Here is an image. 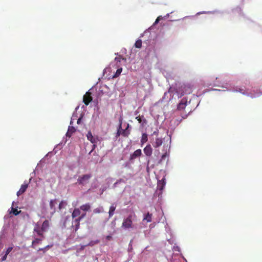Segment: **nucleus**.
Instances as JSON below:
<instances>
[{"instance_id": "nucleus-1", "label": "nucleus", "mask_w": 262, "mask_h": 262, "mask_svg": "<svg viewBox=\"0 0 262 262\" xmlns=\"http://www.w3.org/2000/svg\"><path fill=\"white\" fill-rule=\"evenodd\" d=\"M19 214H6L4 219V225L0 232V249L3 247V240L6 237L7 229L9 227L14 228L15 219Z\"/></svg>"}, {"instance_id": "nucleus-2", "label": "nucleus", "mask_w": 262, "mask_h": 262, "mask_svg": "<svg viewBox=\"0 0 262 262\" xmlns=\"http://www.w3.org/2000/svg\"><path fill=\"white\" fill-rule=\"evenodd\" d=\"M49 227V221L45 220L40 226L39 222L35 224L34 232H36L38 236L43 237V232L48 230Z\"/></svg>"}, {"instance_id": "nucleus-3", "label": "nucleus", "mask_w": 262, "mask_h": 262, "mask_svg": "<svg viewBox=\"0 0 262 262\" xmlns=\"http://www.w3.org/2000/svg\"><path fill=\"white\" fill-rule=\"evenodd\" d=\"M73 221L72 223V228H73V231L76 232L79 228V225H80V220L83 218L86 214H81V215L78 216V215H80V214H71Z\"/></svg>"}, {"instance_id": "nucleus-4", "label": "nucleus", "mask_w": 262, "mask_h": 262, "mask_svg": "<svg viewBox=\"0 0 262 262\" xmlns=\"http://www.w3.org/2000/svg\"><path fill=\"white\" fill-rule=\"evenodd\" d=\"M92 177L91 173H87L80 175L78 177L76 185H78L81 186H85L90 182V179Z\"/></svg>"}, {"instance_id": "nucleus-5", "label": "nucleus", "mask_w": 262, "mask_h": 262, "mask_svg": "<svg viewBox=\"0 0 262 262\" xmlns=\"http://www.w3.org/2000/svg\"><path fill=\"white\" fill-rule=\"evenodd\" d=\"M122 227L125 230L133 229L134 228V226L133 225L131 214L123 220Z\"/></svg>"}, {"instance_id": "nucleus-6", "label": "nucleus", "mask_w": 262, "mask_h": 262, "mask_svg": "<svg viewBox=\"0 0 262 262\" xmlns=\"http://www.w3.org/2000/svg\"><path fill=\"white\" fill-rule=\"evenodd\" d=\"M166 185V181L164 178L161 180L159 181L157 184V189L156 192V195H158L159 198L162 197V191Z\"/></svg>"}, {"instance_id": "nucleus-7", "label": "nucleus", "mask_w": 262, "mask_h": 262, "mask_svg": "<svg viewBox=\"0 0 262 262\" xmlns=\"http://www.w3.org/2000/svg\"><path fill=\"white\" fill-rule=\"evenodd\" d=\"M93 98L91 96V93L89 92H87L83 96V102L86 105H88L92 101Z\"/></svg>"}, {"instance_id": "nucleus-8", "label": "nucleus", "mask_w": 262, "mask_h": 262, "mask_svg": "<svg viewBox=\"0 0 262 262\" xmlns=\"http://www.w3.org/2000/svg\"><path fill=\"white\" fill-rule=\"evenodd\" d=\"M164 141V138L157 137L156 138L155 142L152 144L155 148L161 146Z\"/></svg>"}, {"instance_id": "nucleus-9", "label": "nucleus", "mask_w": 262, "mask_h": 262, "mask_svg": "<svg viewBox=\"0 0 262 262\" xmlns=\"http://www.w3.org/2000/svg\"><path fill=\"white\" fill-rule=\"evenodd\" d=\"M144 154L147 157H150L152 154V148L150 144L147 145L143 149Z\"/></svg>"}, {"instance_id": "nucleus-10", "label": "nucleus", "mask_w": 262, "mask_h": 262, "mask_svg": "<svg viewBox=\"0 0 262 262\" xmlns=\"http://www.w3.org/2000/svg\"><path fill=\"white\" fill-rule=\"evenodd\" d=\"M142 155L141 149H138L135 150L133 154L130 156L129 160H132L136 159L137 157H140Z\"/></svg>"}, {"instance_id": "nucleus-11", "label": "nucleus", "mask_w": 262, "mask_h": 262, "mask_svg": "<svg viewBox=\"0 0 262 262\" xmlns=\"http://www.w3.org/2000/svg\"><path fill=\"white\" fill-rule=\"evenodd\" d=\"M166 222V217L164 216V214H158V216L157 217L155 222L164 224Z\"/></svg>"}, {"instance_id": "nucleus-12", "label": "nucleus", "mask_w": 262, "mask_h": 262, "mask_svg": "<svg viewBox=\"0 0 262 262\" xmlns=\"http://www.w3.org/2000/svg\"><path fill=\"white\" fill-rule=\"evenodd\" d=\"M136 119L138 120L139 123H140L142 126H144L147 123L146 120L145 119L143 116H138L136 117Z\"/></svg>"}, {"instance_id": "nucleus-13", "label": "nucleus", "mask_w": 262, "mask_h": 262, "mask_svg": "<svg viewBox=\"0 0 262 262\" xmlns=\"http://www.w3.org/2000/svg\"><path fill=\"white\" fill-rule=\"evenodd\" d=\"M44 238V236L43 235V237L42 236H40V237L38 238V237H36V238H35L33 241H32V247L34 248V246L37 245V244H39L40 243H41V242L42 241V240Z\"/></svg>"}, {"instance_id": "nucleus-14", "label": "nucleus", "mask_w": 262, "mask_h": 262, "mask_svg": "<svg viewBox=\"0 0 262 262\" xmlns=\"http://www.w3.org/2000/svg\"><path fill=\"white\" fill-rule=\"evenodd\" d=\"M120 124L118 128L117 132L116 134V138H118L121 135V130H122V119L121 118L119 119Z\"/></svg>"}, {"instance_id": "nucleus-15", "label": "nucleus", "mask_w": 262, "mask_h": 262, "mask_svg": "<svg viewBox=\"0 0 262 262\" xmlns=\"http://www.w3.org/2000/svg\"><path fill=\"white\" fill-rule=\"evenodd\" d=\"M76 132V129L73 126H69L68 132L66 134L67 137H70L72 135Z\"/></svg>"}, {"instance_id": "nucleus-16", "label": "nucleus", "mask_w": 262, "mask_h": 262, "mask_svg": "<svg viewBox=\"0 0 262 262\" xmlns=\"http://www.w3.org/2000/svg\"><path fill=\"white\" fill-rule=\"evenodd\" d=\"M129 127V124H127V127L125 129L121 130V135H122L124 137H127L128 135L130 134V132L127 130L128 128Z\"/></svg>"}, {"instance_id": "nucleus-17", "label": "nucleus", "mask_w": 262, "mask_h": 262, "mask_svg": "<svg viewBox=\"0 0 262 262\" xmlns=\"http://www.w3.org/2000/svg\"><path fill=\"white\" fill-rule=\"evenodd\" d=\"M88 139L91 141L92 143H95L96 142V139L94 138L91 132H89L86 135Z\"/></svg>"}, {"instance_id": "nucleus-18", "label": "nucleus", "mask_w": 262, "mask_h": 262, "mask_svg": "<svg viewBox=\"0 0 262 262\" xmlns=\"http://www.w3.org/2000/svg\"><path fill=\"white\" fill-rule=\"evenodd\" d=\"M184 89H185V90L183 91V95H185V94H190V93H191V89H192V88L191 87V86L190 85H185L184 88Z\"/></svg>"}, {"instance_id": "nucleus-19", "label": "nucleus", "mask_w": 262, "mask_h": 262, "mask_svg": "<svg viewBox=\"0 0 262 262\" xmlns=\"http://www.w3.org/2000/svg\"><path fill=\"white\" fill-rule=\"evenodd\" d=\"M148 140V136L146 133H143L142 135V138L141 139V144L142 145L145 143H146Z\"/></svg>"}, {"instance_id": "nucleus-20", "label": "nucleus", "mask_w": 262, "mask_h": 262, "mask_svg": "<svg viewBox=\"0 0 262 262\" xmlns=\"http://www.w3.org/2000/svg\"><path fill=\"white\" fill-rule=\"evenodd\" d=\"M90 208L91 206L89 204L83 205L80 207V209L83 211H89Z\"/></svg>"}, {"instance_id": "nucleus-21", "label": "nucleus", "mask_w": 262, "mask_h": 262, "mask_svg": "<svg viewBox=\"0 0 262 262\" xmlns=\"http://www.w3.org/2000/svg\"><path fill=\"white\" fill-rule=\"evenodd\" d=\"M144 220H146L147 222H150L152 221V214H143Z\"/></svg>"}, {"instance_id": "nucleus-22", "label": "nucleus", "mask_w": 262, "mask_h": 262, "mask_svg": "<svg viewBox=\"0 0 262 262\" xmlns=\"http://www.w3.org/2000/svg\"><path fill=\"white\" fill-rule=\"evenodd\" d=\"M9 213H21V211L20 210L18 211L17 209L15 207H14V203L13 202L12 204L11 210L9 212Z\"/></svg>"}, {"instance_id": "nucleus-23", "label": "nucleus", "mask_w": 262, "mask_h": 262, "mask_svg": "<svg viewBox=\"0 0 262 262\" xmlns=\"http://www.w3.org/2000/svg\"><path fill=\"white\" fill-rule=\"evenodd\" d=\"M8 254L5 253L4 252H2L0 254V260L1 261H5L7 259Z\"/></svg>"}, {"instance_id": "nucleus-24", "label": "nucleus", "mask_w": 262, "mask_h": 262, "mask_svg": "<svg viewBox=\"0 0 262 262\" xmlns=\"http://www.w3.org/2000/svg\"><path fill=\"white\" fill-rule=\"evenodd\" d=\"M186 105V102H183L182 101L178 106V110H183L185 108V106Z\"/></svg>"}, {"instance_id": "nucleus-25", "label": "nucleus", "mask_w": 262, "mask_h": 262, "mask_svg": "<svg viewBox=\"0 0 262 262\" xmlns=\"http://www.w3.org/2000/svg\"><path fill=\"white\" fill-rule=\"evenodd\" d=\"M135 47L137 48H141L142 47V40L141 39H138L135 43Z\"/></svg>"}, {"instance_id": "nucleus-26", "label": "nucleus", "mask_w": 262, "mask_h": 262, "mask_svg": "<svg viewBox=\"0 0 262 262\" xmlns=\"http://www.w3.org/2000/svg\"><path fill=\"white\" fill-rule=\"evenodd\" d=\"M165 231H166V233L169 234V235L170 236V237H171L172 236V232H171V231L169 227L168 226V225L167 223H166V225H165Z\"/></svg>"}, {"instance_id": "nucleus-27", "label": "nucleus", "mask_w": 262, "mask_h": 262, "mask_svg": "<svg viewBox=\"0 0 262 262\" xmlns=\"http://www.w3.org/2000/svg\"><path fill=\"white\" fill-rule=\"evenodd\" d=\"M12 249L13 247H9L7 249H4L3 252L8 255H9V256H11V254H10V253L12 251Z\"/></svg>"}, {"instance_id": "nucleus-28", "label": "nucleus", "mask_w": 262, "mask_h": 262, "mask_svg": "<svg viewBox=\"0 0 262 262\" xmlns=\"http://www.w3.org/2000/svg\"><path fill=\"white\" fill-rule=\"evenodd\" d=\"M28 184H24L21 186L19 190H20L21 191L25 192L26 191L27 188H28Z\"/></svg>"}, {"instance_id": "nucleus-29", "label": "nucleus", "mask_w": 262, "mask_h": 262, "mask_svg": "<svg viewBox=\"0 0 262 262\" xmlns=\"http://www.w3.org/2000/svg\"><path fill=\"white\" fill-rule=\"evenodd\" d=\"M122 68L118 69L117 70L116 72V73L114 75L113 77H118L120 75V74H121V73L122 72Z\"/></svg>"}, {"instance_id": "nucleus-30", "label": "nucleus", "mask_w": 262, "mask_h": 262, "mask_svg": "<svg viewBox=\"0 0 262 262\" xmlns=\"http://www.w3.org/2000/svg\"><path fill=\"white\" fill-rule=\"evenodd\" d=\"M67 205V203L64 201H61L60 204H59V208L60 210L62 208H64Z\"/></svg>"}, {"instance_id": "nucleus-31", "label": "nucleus", "mask_w": 262, "mask_h": 262, "mask_svg": "<svg viewBox=\"0 0 262 262\" xmlns=\"http://www.w3.org/2000/svg\"><path fill=\"white\" fill-rule=\"evenodd\" d=\"M168 154H167V152H165L164 153L161 157V160L159 161V163H161L162 161L163 160H164L167 157H168Z\"/></svg>"}, {"instance_id": "nucleus-32", "label": "nucleus", "mask_w": 262, "mask_h": 262, "mask_svg": "<svg viewBox=\"0 0 262 262\" xmlns=\"http://www.w3.org/2000/svg\"><path fill=\"white\" fill-rule=\"evenodd\" d=\"M51 247H52V245H47L43 248H39V251H43V252H45L47 250H48Z\"/></svg>"}, {"instance_id": "nucleus-33", "label": "nucleus", "mask_w": 262, "mask_h": 262, "mask_svg": "<svg viewBox=\"0 0 262 262\" xmlns=\"http://www.w3.org/2000/svg\"><path fill=\"white\" fill-rule=\"evenodd\" d=\"M172 249H173V251L174 252H180L181 251L180 248L178 246H174Z\"/></svg>"}, {"instance_id": "nucleus-34", "label": "nucleus", "mask_w": 262, "mask_h": 262, "mask_svg": "<svg viewBox=\"0 0 262 262\" xmlns=\"http://www.w3.org/2000/svg\"><path fill=\"white\" fill-rule=\"evenodd\" d=\"M115 208H116V207L114 205H112L110 207V210H109V211L108 213H113L115 210Z\"/></svg>"}, {"instance_id": "nucleus-35", "label": "nucleus", "mask_w": 262, "mask_h": 262, "mask_svg": "<svg viewBox=\"0 0 262 262\" xmlns=\"http://www.w3.org/2000/svg\"><path fill=\"white\" fill-rule=\"evenodd\" d=\"M162 18H162V16H159L157 18V19H156V20H155V23H154V24H158V23L159 22V21H160V20H161Z\"/></svg>"}, {"instance_id": "nucleus-36", "label": "nucleus", "mask_w": 262, "mask_h": 262, "mask_svg": "<svg viewBox=\"0 0 262 262\" xmlns=\"http://www.w3.org/2000/svg\"><path fill=\"white\" fill-rule=\"evenodd\" d=\"M55 203V200H51L50 202V206L51 208H53Z\"/></svg>"}, {"instance_id": "nucleus-37", "label": "nucleus", "mask_w": 262, "mask_h": 262, "mask_svg": "<svg viewBox=\"0 0 262 262\" xmlns=\"http://www.w3.org/2000/svg\"><path fill=\"white\" fill-rule=\"evenodd\" d=\"M133 246L132 244H129L128 248V251L129 253H130L133 251Z\"/></svg>"}, {"instance_id": "nucleus-38", "label": "nucleus", "mask_w": 262, "mask_h": 262, "mask_svg": "<svg viewBox=\"0 0 262 262\" xmlns=\"http://www.w3.org/2000/svg\"><path fill=\"white\" fill-rule=\"evenodd\" d=\"M101 211L102 210L100 208L95 209L94 211V213H100Z\"/></svg>"}, {"instance_id": "nucleus-39", "label": "nucleus", "mask_w": 262, "mask_h": 262, "mask_svg": "<svg viewBox=\"0 0 262 262\" xmlns=\"http://www.w3.org/2000/svg\"><path fill=\"white\" fill-rule=\"evenodd\" d=\"M24 192H23V191H21L20 190H19L17 192V196H19L21 194H22L23 193H24Z\"/></svg>"}, {"instance_id": "nucleus-40", "label": "nucleus", "mask_w": 262, "mask_h": 262, "mask_svg": "<svg viewBox=\"0 0 262 262\" xmlns=\"http://www.w3.org/2000/svg\"><path fill=\"white\" fill-rule=\"evenodd\" d=\"M168 242L169 244H172L173 242V239L171 237L169 239H167Z\"/></svg>"}, {"instance_id": "nucleus-41", "label": "nucleus", "mask_w": 262, "mask_h": 262, "mask_svg": "<svg viewBox=\"0 0 262 262\" xmlns=\"http://www.w3.org/2000/svg\"><path fill=\"white\" fill-rule=\"evenodd\" d=\"M95 147H96V145L95 144H93V148L91 150V151L90 152V154H91V152H92L93 151V150L95 148Z\"/></svg>"}, {"instance_id": "nucleus-42", "label": "nucleus", "mask_w": 262, "mask_h": 262, "mask_svg": "<svg viewBox=\"0 0 262 262\" xmlns=\"http://www.w3.org/2000/svg\"><path fill=\"white\" fill-rule=\"evenodd\" d=\"M73 213H79V210H77V209H75L73 212Z\"/></svg>"}, {"instance_id": "nucleus-43", "label": "nucleus", "mask_w": 262, "mask_h": 262, "mask_svg": "<svg viewBox=\"0 0 262 262\" xmlns=\"http://www.w3.org/2000/svg\"><path fill=\"white\" fill-rule=\"evenodd\" d=\"M152 134L155 135H156V136H158V132H156V131H155V132H154Z\"/></svg>"}, {"instance_id": "nucleus-44", "label": "nucleus", "mask_w": 262, "mask_h": 262, "mask_svg": "<svg viewBox=\"0 0 262 262\" xmlns=\"http://www.w3.org/2000/svg\"><path fill=\"white\" fill-rule=\"evenodd\" d=\"M119 59V58H117V57L115 58V60H117V61H120Z\"/></svg>"}, {"instance_id": "nucleus-45", "label": "nucleus", "mask_w": 262, "mask_h": 262, "mask_svg": "<svg viewBox=\"0 0 262 262\" xmlns=\"http://www.w3.org/2000/svg\"><path fill=\"white\" fill-rule=\"evenodd\" d=\"M89 245H90V246H93V243H92V242H91L89 244Z\"/></svg>"}, {"instance_id": "nucleus-46", "label": "nucleus", "mask_w": 262, "mask_h": 262, "mask_svg": "<svg viewBox=\"0 0 262 262\" xmlns=\"http://www.w3.org/2000/svg\"><path fill=\"white\" fill-rule=\"evenodd\" d=\"M133 242V239L130 240L129 244H132V245Z\"/></svg>"}, {"instance_id": "nucleus-47", "label": "nucleus", "mask_w": 262, "mask_h": 262, "mask_svg": "<svg viewBox=\"0 0 262 262\" xmlns=\"http://www.w3.org/2000/svg\"><path fill=\"white\" fill-rule=\"evenodd\" d=\"M114 214H109V217H111Z\"/></svg>"}, {"instance_id": "nucleus-48", "label": "nucleus", "mask_w": 262, "mask_h": 262, "mask_svg": "<svg viewBox=\"0 0 262 262\" xmlns=\"http://www.w3.org/2000/svg\"><path fill=\"white\" fill-rule=\"evenodd\" d=\"M80 121V119H79L78 120H77V123H79Z\"/></svg>"}, {"instance_id": "nucleus-49", "label": "nucleus", "mask_w": 262, "mask_h": 262, "mask_svg": "<svg viewBox=\"0 0 262 262\" xmlns=\"http://www.w3.org/2000/svg\"><path fill=\"white\" fill-rule=\"evenodd\" d=\"M110 237H111V236H108L107 237V238L108 239H109Z\"/></svg>"}, {"instance_id": "nucleus-50", "label": "nucleus", "mask_w": 262, "mask_h": 262, "mask_svg": "<svg viewBox=\"0 0 262 262\" xmlns=\"http://www.w3.org/2000/svg\"><path fill=\"white\" fill-rule=\"evenodd\" d=\"M149 160H148V162H147L148 164L149 163Z\"/></svg>"}]
</instances>
